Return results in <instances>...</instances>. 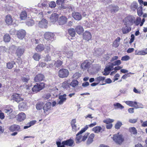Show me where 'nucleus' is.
Here are the masks:
<instances>
[{
  "mask_svg": "<svg viewBox=\"0 0 147 147\" xmlns=\"http://www.w3.org/2000/svg\"><path fill=\"white\" fill-rule=\"evenodd\" d=\"M124 24L129 26L132 25L134 22V18L131 16H129L124 20Z\"/></svg>",
  "mask_w": 147,
  "mask_h": 147,
  "instance_id": "obj_1",
  "label": "nucleus"
},
{
  "mask_svg": "<svg viewBox=\"0 0 147 147\" xmlns=\"http://www.w3.org/2000/svg\"><path fill=\"white\" fill-rule=\"evenodd\" d=\"M113 138V140L119 144H121L124 140L122 136L119 133L114 135Z\"/></svg>",
  "mask_w": 147,
  "mask_h": 147,
  "instance_id": "obj_2",
  "label": "nucleus"
},
{
  "mask_svg": "<svg viewBox=\"0 0 147 147\" xmlns=\"http://www.w3.org/2000/svg\"><path fill=\"white\" fill-rule=\"evenodd\" d=\"M69 74L68 70L66 69H60L58 72V76L60 78H66L68 76Z\"/></svg>",
  "mask_w": 147,
  "mask_h": 147,
  "instance_id": "obj_3",
  "label": "nucleus"
},
{
  "mask_svg": "<svg viewBox=\"0 0 147 147\" xmlns=\"http://www.w3.org/2000/svg\"><path fill=\"white\" fill-rule=\"evenodd\" d=\"M52 110L51 104L50 102H47L43 106V112L46 115L48 114Z\"/></svg>",
  "mask_w": 147,
  "mask_h": 147,
  "instance_id": "obj_4",
  "label": "nucleus"
},
{
  "mask_svg": "<svg viewBox=\"0 0 147 147\" xmlns=\"http://www.w3.org/2000/svg\"><path fill=\"white\" fill-rule=\"evenodd\" d=\"M44 87V83H40L34 85L32 90L33 92H37L42 89Z\"/></svg>",
  "mask_w": 147,
  "mask_h": 147,
  "instance_id": "obj_5",
  "label": "nucleus"
},
{
  "mask_svg": "<svg viewBox=\"0 0 147 147\" xmlns=\"http://www.w3.org/2000/svg\"><path fill=\"white\" fill-rule=\"evenodd\" d=\"M54 35L53 33L49 32H46L44 35L45 39L49 41V43H51L54 40Z\"/></svg>",
  "mask_w": 147,
  "mask_h": 147,
  "instance_id": "obj_6",
  "label": "nucleus"
},
{
  "mask_svg": "<svg viewBox=\"0 0 147 147\" xmlns=\"http://www.w3.org/2000/svg\"><path fill=\"white\" fill-rule=\"evenodd\" d=\"M90 65L91 63L89 61L86 60L81 63V67L83 70H86L90 67Z\"/></svg>",
  "mask_w": 147,
  "mask_h": 147,
  "instance_id": "obj_7",
  "label": "nucleus"
},
{
  "mask_svg": "<svg viewBox=\"0 0 147 147\" xmlns=\"http://www.w3.org/2000/svg\"><path fill=\"white\" fill-rule=\"evenodd\" d=\"M21 95L18 94H14L11 96V99L15 101L16 102H18L23 100V98L21 97Z\"/></svg>",
  "mask_w": 147,
  "mask_h": 147,
  "instance_id": "obj_8",
  "label": "nucleus"
},
{
  "mask_svg": "<svg viewBox=\"0 0 147 147\" xmlns=\"http://www.w3.org/2000/svg\"><path fill=\"white\" fill-rule=\"evenodd\" d=\"M9 129L10 131L12 132H13L15 131H21L20 126L16 124H13L10 126L9 127Z\"/></svg>",
  "mask_w": 147,
  "mask_h": 147,
  "instance_id": "obj_9",
  "label": "nucleus"
},
{
  "mask_svg": "<svg viewBox=\"0 0 147 147\" xmlns=\"http://www.w3.org/2000/svg\"><path fill=\"white\" fill-rule=\"evenodd\" d=\"M66 95L64 94L63 95H61L59 96V100L57 102V104L62 105L63 102L66 101L67 99L66 98Z\"/></svg>",
  "mask_w": 147,
  "mask_h": 147,
  "instance_id": "obj_10",
  "label": "nucleus"
},
{
  "mask_svg": "<svg viewBox=\"0 0 147 147\" xmlns=\"http://www.w3.org/2000/svg\"><path fill=\"white\" fill-rule=\"evenodd\" d=\"M59 17L58 15L55 13L52 14L50 17V22L54 24L57 20Z\"/></svg>",
  "mask_w": 147,
  "mask_h": 147,
  "instance_id": "obj_11",
  "label": "nucleus"
},
{
  "mask_svg": "<svg viewBox=\"0 0 147 147\" xmlns=\"http://www.w3.org/2000/svg\"><path fill=\"white\" fill-rule=\"evenodd\" d=\"M26 31L23 30L18 31L17 32L18 37L20 39H22L26 35Z\"/></svg>",
  "mask_w": 147,
  "mask_h": 147,
  "instance_id": "obj_12",
  "label": "nucleus"
},
{
  "mask_svg": "<svg viewBox=\"0 0 147 147\" xmlns=\"http://www.w3.org/2000/svg\"><path fill=\"white\" fill-rule=\"evenodd\" d=\"M16 118L18 121H22L26 119V115L24 113L21 112L17 116Z\"/></svg>",
  "mask_w": 147,
  "mask_h": 147,
  "instance_id": "obj_13",
  "label": "nucleus"
},
{
  "mask_svg": "<svg viewBox=\"0 0 147 147\" xmlns=\"http://www.w3.org/2000/svg\"><path fill=\"white\" fill-rule=\"evenodd\" d=\"M24 51V49L22 47H18L16 52L17 55L20 57L23 54Z\"/></svg>",
  "mask_w": 147,
  "mask_h": 147,
  "instance_id": "obj_14",
  "label": "nucleus"
},
{
  "mask_svg": "<svg viewBox=\"0 0 147 147\" xmlns=\"http://www.w3.org/2000/svg\"><path fill=\"white\" fill-rule=\"evenodd\" d=\"M18 107L19 109L21 111L26 110L27 108L26 103L25 101L20 103Z\"/></svg>",
  "mask_w": 147,
  "mask_h": 147,
  "instance_id": "obj_15",
  "label": "nucleus"
},
{
  "mask_svg": "<svg viewBox=\"0 0 147 147\" xmlns=\"http://www.w3.org/2000/svg\"><path fill=\"white\" fill-rule=\"evenodd\" d=\"M74 140L71 139H69L63 141L62 142V144H64L65 145H66L69 146H73L74 144Z\"/></svg>",
  "mask_w": 147,
  "mask_h": 147,
  "instance_id": "obj_16",
  "label": "nucleus"
},
{
  "mask_svg": "<svg viewBox=\"0 0 147 147\" xmlns=\"http://www.w3.org/2000/svg\"><path fill=\"white\" fill-rule=\"evenodd\" d=\"M47 22L45 19H42L38 23V26L42 28H46L47 26Z\"/></svg>",
  "mask_w": 147,
  "mask_h": 147,
  "instance_id": "obj_17",
  "label": "nucleus"
},
{
  "mask_svg": "<svg viewBox=\"0 0 147 147\" xmlns=\"http://www.w3.org/2000/svg\"><path fill=\"white\" fill-rule=\"evenodd\" d=\"M72 15V17L76 20H80L82 19V16L79 12H73Z\"/></svg>",
  "mask_w": 147,
  "mask_h": 147,
  "instance_id": "obj_18",
  "label": "nucleus"
},
{
  "mask_svg": "<svg viewBox=\"0 0 147 147\" xmlns=\"http://www.w3.org/2000/svg\"><path fill=\"white\" fill-rule=\"evenodd\" d=\"M67 18L64 16L60 17L58 20V22L59 25H63L65 24L67 21Z\"/></svg>",
  "mask_w": 147,
  "mask_h": 147,
  "instance_id": "obj_19",
  "label": "nucleus"
},
{
  "mask_svg": "<svg viewBox=\"0 0 147 147\" xmlns=\"http://www.w3.org/2000/svg\"><path fill=\"white\" fill-rule=\"evenodd\" d=\"M84 38L87 41H88L92 38L91 34L88 31H86L83 34Z\"/></svg>",
  "mask_w": 147,
  "mask_h": 147,
  "instance_id": "obj_20",
  "label": "nucleus"
},
{
  "mask_svg": "<svg viewBox=\"0 0 147 147\" xmlns=\"http://www.w3.org/2000/svg\"><path fill=\"white\" fill-rule=\"evenodd\" d=\"M83 133L80 131H79L76 135V142L77 143H79L82 141V137L81 135Z\"/></svg>",
  "mask_w": 147,
  "mask_h": 147,
  "instance_id": "obj_21",
  "label": "nucleus"
},
{
  "mask_svg": "<svg viewBox=\"0 0 147 147\" xmlns=\"http://www.w3.org/2000/svg\"><path fill=\"white\" fill-rule=\"evenodd\" d=\"M63 53L67 58L71 59L73 57V53L71 51L66 50Z\"/></svg>",
  "mask_w": 147,
  "mask_h": 147,
  "instance_id": "obj_22",
  "label": "nucleus"
},
{
  "mask_svg": "<svg viewBox=\"0 0 147 147\" xmlns=\"http://www.w3.org/2000/svg\"><path fill=\"white\" fill-rule=\"evenodd\" d=\"M44 78V76L43 74H39L35 77L34 80L36 82H38L42 81Z\"/></svg>",
  "mask_w": 147,
  "mask_h": 147,
  "instance_id": "obj_23",
  "label": "nucleus"
},
{
  "mask_svg": "<svg viewBox=\"0 0 147 147\" xmlns=\"http://www.w3.org/2000/svg\"><path fill=\"white\" fill-rule=\"evenodd\" d=\"M75 30L78 34H80L83 32L84 29L82 26L78 25L76 27Z\"/></svg>",
  "mask_w": 147,
  "mask_h": 147,
  "instance_id": "obj_24",
  "label": "nucleus"
},
{
  "mask_svg": "<svg viewBox=\"0 0 147 147\" xmlns=\"http://www.w3.org/2000/svg\"><path fill=\"white\" fill-rule=\"evenodd\" d=\"M94 136L95 135L94 134H91L88 137L87 142V144H89L91 143L93 141V139Z\"/></svg>",
  "mask_w": 147,
  "mask_h": 147,
  "instance_id": "obj_25",
  "label": "nucleus"
},
{
  "mask_svg": "<svg viewBox=\"0 0 147 147\" xmlns=\"http://www.w3.org/2000/svg\"><path fill=\"white\" fill-rule=\"evenodd\" d=\"M128 26H126L123 27L122 28L123 33L124 34H126L129 32L131 30V28Z\"/></svg>",
  "mask_w": 147,
  "mask_h": 147,
  "instance_id": "obj_26",
  "label": "nucleus"
},
{
  "mask_svg": "<svg viewBox=\"0 0 147 147\" xmlns=\"http://www.w3.org/2000/svg\"><path fill=\"white\" fill-rule=\"evenodd\" d=\"M60 9H66V10H67L69 12H70L72 10V7L69 5H63L62 4L60 6Z\"/></svg>",
  "mask_w": 147,
  "mask_h": 147,
  "instance_id": "obj_27",
  "label": "nucleus"
},
{
  "mask_svg": "<svg viewBox=\"0 0 147 147\" xmlns=\"http://www.w3.org/2000/svg\"><path fill=\"white\" fill-rule=\"evenodd\" d=\"M6 22L9 25H11L12 24L13 21L10 15H7L6 17Z\"/></svg>",
  "mask_w": 147,
  "mask_h": 147,
  "instance_id": "obj_28",
  "label": "nucleus"
},
{
  "mask_svg": "<svg viewBox=\"0 0 147 147\" xmlns=\"http://www.w3.org/2000/svg\"><path fill=\"white\" fill-rule=\"evenodd\" d=\"M38 6L42 8H46L48 7V3L47 1H45L43 2H41V3H39L38 5Z\"/></svg>",
  "mask_w": 147,
  "mask_h": 147,
  "instance_id": "obj_29",
  "label": "nucleus"
},
{
  "mask_svg": "<svg viewBox=\"0 0 147 147\" xmlns=\"http://www.w3.org/2000/svg\"><path fill=\"white\" fill-rule=\"evenodd\" d=\"M77 64L76 62L74 60H72L69 65V67L74 69L77 66Z\"/></svg>",
  "mask_w": 147,
  "mask_h": 147,
  "instance_id": "obj_30",
  "label": "nucleus"
},
{
  "mask_svg": "<svg viewBox=\"0 0 147 147\" xmlns=\"http://www.w3.org/2000/svg\"><path fill=\"white\" fill-rule=\"evenodd\" d=\"M102 129L101 127L98 126L93 127L92 129V131L96 133H98L101 132V131Z\"/></svg>",
  "mask_w": 147,
  "mask_h": 147,
  "instance_id": "obj_31",
  "label": "nucleus"
},
{
  "mask_svg": "<svg viewBox=\"0 0 147 147\" xmlns=\"http://www.w3.org/2000/svg\"><path fill=\"white\" fill-rule=\"evenodd\" d=\"M45 49V47L43 44H40L36 47L35 49L37 51H42Z\"/></svg>",
  "mask_w": 147,
  "mask_h": 147,
  "instance_id": "obj_32",
  "label": "nucleus"
},
{
  "mask_svg": "<svg viewBox=\"0 0 147 147\" xmlns=\"http://www.w3.org/2000/svg\"><path fill=\"white\" fill-rule=\"evenodd\" d=\"M109 7L111 9V12L113 11L116 12L117 11L119 8L117 5H111L109 6Z\"/></svg>",
  "mask_w": 147,
  "mask_h": 147,
  "instance_id": "obj_33",
  "label": "nucleus"
},
{
  "mask_svg": "<svg viewBox=\"0 0 147 147\" xmlns=\"http://www.w3.org/2000/svg\"><path fill=\"white\" fill-rule=\"evenodd\" d=\"M125 103L127 105L134 107H135V105L137 104V102H133L131 101H125Z\"/></svg>",
  "mask_w": 147,
  "mask_h": 147,
  "instance_id": "obj_34",
  "label": "nucleus"
},
{
  "mask_svg": "<svg viewBox=\"0 0 147 147\" xmlns=\"http://www.w3.org/2000/svg\"><path fill=\"white\" fill-rule=\"evenodd\" d=\"M138 3L136 2H134L131 4L130 7L132 10L135 11L138 8Z\"/></svg>",
  "mask_w": 147,
  "mask_h": 147,
  "instance_id": "obj_35",
  "label": "nucleus"
},
{
  "mask_svg": "<svg viewBox=\"0 0 147 147\" xmlns=\"http://www.w3.org/2000/svg\"><path fill=\"white\" fill-rule=\"evenodd\" d=\"M26 24L28 26H33L34 24V21L32 19V18L28 19L27 20L26 22Z\"/></svg>",
  "mask_w": 147,
  "mask_h": 147,
  "instance_id": "obj_36",
  "label": "nucleus"
},
{
  "mask_svg": "<svg viewBox=\"0 0 147 147\" xmlns=\"http://www.w3.org/2000/svg\"><path fill=\"white\" fill-rule=\"evenodd\" d=\"M44 103L43 102H38L36 105V108L37 110H40L43 108Z\"/></svg>",
  "mask_w": 147,
  "mask_h": 147,
  "instance_id": "obj_37",
  "label": "nucleus"
},
{
  "mask_svg": "<svg viewBox=\"0 0 147 147\" xmlns=\"http://www.w3.org/2000/svg\"><path fill=\"white\" fill-rule=\"evenodd\" d=\"M15 65V63L14 61L9 62L7 63V68L9 69H12L14 66V65Z\"/></svg>",
  "mask_w": 147,
  "mask_h": 147,
  "instance_id": "obj_38",
  "label": "nucleus"
},
{
  "mask_svg": "<svg viewBox=\"0 0 147 147\" xmlns=\"http://www.w3.org/2000/svg\"><path fill=\"white\" fill-rule=\"evenodd\" d=\"M10 37L8 34H6L3 37V40L5 42H9L10 40Z\"/></svg>",
  "mask_w": 147,
  "mask_h": 147,
  "instance_id": "obj_39",
  "label": "nucleus"
},
{
  "mask_svg": "<svg viewBox=\"0 0 147 147\" xmlns=\"http://www.w3.org/2000/svg\"><path fill=\"white\" fill-rule=\"evenodd\" d=\"M113 106L115 109H122L124 108V107L123 105L119 103H116L114 104Z\"/></svg>",
  "mask_w": 147,
  "mask_h": 147,
  "instance_id": "obj_40",
  "label": "nucleus"
},
{
  "mask_svg": "<svg viewBox=\"0 0 147 147\" xmlns=\"http://www.w3.org/2000/svg\"><path fill=\"white\" fill-rule=\"evenodd\" d=\"M27 16V13L25 11H22L20 15V19L22 20H24L25 19Z\"/></svg>",
  "mask_w": 147,
  "mask_h": 147,
  "instance_id": "obj_41",
  "label": "nucleus"
},
{
  "mask_svg": "<svg viewBox=\"0 0 147 147\" xmlns=\"http://www.w3.org/2000/svg\"><path fill=\"white\" fill-rule=\"evenodd\" d=\"M21 80L24 82L27 83L30 80L28 76H24L21 78Z\"/></svg>",
  "mask_w": 147,
  "mask_h": 147,
  "instance_id": "obj_42",
  "label": "nucleus"
},
{
  "mask_svg": "<svg viewBox=\"0 0 147 147\" xmlns=\"http://www.w3.org/2000/svg\"><path fill=\"white\" fill-rule=\"evenodd\" d=\"M68 32L69 34L71 36L74 37L75 36L76 34L75 30L73 28H70L68 30Z\"/></svg>",
  "mask_w": 147,
  "mask_h": 147,
  "instance_id": "obj_43",
  "label": "nucleus"
},
{
  "mask_svg": "<svg viewBox=\"0 0 147 147\" xmlns=\"http://www.w3.org/2000/svg\"><path fill=\"white\" fill-rule=\"evenodd\" d=\"M130 132L133 134L135 135L137 134V131L136 128L134 127H131L129 128Z\"/></svg>",
  "mask_w": 147,
  "mask_h": 147,
  "instance_id": "obj_44",
  "label": "nucleus"
},
{
  "mask_svg": "<svg viewBox=\"0 0 147 147\" xmlns=\"http://www.w3.org/2000/svg\"><path fill=\"white\" fill-rule=\"evenodd\" d=\"M69 84L67 81H65L62 83L61 86L64 89H67L69 88Z\"/></svg>",
  "mask_w": 147,
  "mask_h": 147,
  "instance_id": "obj_45",
  "label": "nucleus"
},
{
  "mask_svg": "<svg viewBox=\"0 0 147 147\" xmlns=\"http://www.w3.org/2000/svg\"><path fill=\"white\" fill-rule=\"evenodd\" d=\"M40 55L37 53H35L33 56L34 59L36 61H38L40 58Z\"/></svg>",
  "mask_w": 147,
  "mask_h": 147,
  "instance_id": "obj_46",
  "label": "nucleus"
},
{
  "mask_svg": "<svg viewBox=\"0 0 147 147\" xmlns=\"http://www.w3.org/2000/svg\"><path fill=\"white\" fill-rule=\"evenodd\" d=\"M105 77L102 76H99L95 78V81L98 83L101 81H102L105 80Z\"/></svg>",
  "mask_w": 147,
  "mask_h": 147,
  "instance_id": "obj_47",
  "label": "nucleus"
},
{
  "mask_svg": "<svg viewBox=\"0 0 147 147\" xmlns=\"http://www.w3.org/2000/svg\"><path fill=\"white\" fill-rule=\"evenodd\" d=\"M54 63L56 67H59L62 65V62L60 60H57L56 61H54Z\"/></svg>",
  "mask_w": 147,
  "mask_h": 147,
  "instance_id": "obj_48",
  "label": "nucleus"
},
{
  "mask_svg": "<svg viewBox=\"0 0 147 147\" xmlns=\"http://www.w3.org/2000/svg\"><path fill=\"white\" fill-rule=\"evenodd\" d=\"M137 13L138 15L140 16L142 15L143 13L142 7L141 6L139 7L137 9Z\"/></svg>",
  "mask_w": 147,
  "mask_h": 147,
  "instance_id": "obj_49",
  "label": "nucleus"
},
{
  "mask_svg": "<svg viewBox=\"0 0 147 147\" xmlns=\"http://www.w3.org/2000/svg\"><path fill=\"white\" fill-rule=\"evenodd\" d=\"M13 110L11 108H9L7 109H5L4 110V112L9 115L13 111Z\"/></svg>",
  "mask_w": 147,
  "mask_h": 147,
  "instance_id": "obj_50",
  "label": "nucleus"
},
{
  "mask_svg": "<svg viewBox=\"0 0 147 147\" xmlns=\"http://www.w3.org/2000/svg\"><path fill=\"white\" fill-rule=\"evenodd\" d=\"M114 121V120L113 119H107L105 120H104L103 121V122L107 124H109V123H111L113 122Z\"/></svg>",
  "mask_w": 147,
  "mask_h": 147,
  "instance_id": "obj_51",
  "label": "nucleus"
},
{
  "mask_svg": "<svg viewBox=\"0 0 147 147\" xmlns=\"http://www.w3.org/2000/svg\"><path fill=\"white\" fill-rule=\"evenodd\" d=\"M78 82L76 80H74L69 85H71L73 87H75L78 85Z\"/></svg>",
  "mask_w": 147,
  "mask_h": 147,
  "instance_id": "obj_52",
  "label": "nucleus"
},
{
  "mask_svg": "<svg viewBox=\"0 0 147 147\" xmlns=\"http://www.w3.org/2000/svg\"><path fill=\"white\" fill-rule=\"evenodd\" d=\"M135 55H145L144 51V50L141 51H135Z\"/></svg>",
  "mask_w": 147,
  "mask_h": 147,
  "instance_id": "obj_53",
  "label": "nucleus"
},
{
  "mask_svg": "<svg viewBox=\"0 0 147 147\" xmlns=\"http://www.w3.org/2000/svg\"><path fill=\"white\" fill-rule=\"evenodd\" d=\"M49 6L51 8H54L56 6V4L54 1H52L49 3Z\"/></svg>",
  "mask_w": 147,
  "mask_h": 147,
  "instance_id": "obj_54",
  "label": "nucleus"
},
{
  "mask_svg": "<svg viewBox=\"0 0 147 147\" xmlns=\"http://www.w3.org/2000/svg\"><path fill=\"white\" fill-rule=\"evenodd\" d=\"M122 124L121 122L118 121V122L115 124V128L116 129H119L120 127L122 125Z\"/></svg>",
  "mask_w": 147,
  "mask_h": 147,
  "instance_id": "obj_55",
  "label": "nucleus"
},
{
  "mask_svg": "<svg viewBox=\"0 0 147 147\" xmlns=\"http://www.w3.org/2000/svg\"><path fill=\"white\" fill-rule=\"evenodd\" d=\"M114 66L119 65L121 63V62L120 60H117L113 63H112Z\"/></svg>",
  "mask_w": 147,
  "mask_h": 147,
  "instance_id": "obj_56",
  "label": "nucleus"
},
{
  "mask_svg": "<svg viewBox=\"0 0 147 147\" xmlns=\"http://www.w3.org/2000/svg\"><path fill=\"white\" fill-rule=\"evenodd\" d=\"M114 65H113L112 63H109V64L106 67L108 68V69L110 71L112 70L113 69Z\"/></svg>",
  "mask_w": 147,
  "mask_h": 147,
  "instance_id": "obj_57",
  "label": "nucleus"
},
{
  "mask_svg": "<svg viewBox=\"0 0 147 147\" xmlns=\"http://www.w3.org/2000/svg\"><path fill=\"white\" fill-rule=\"evenodd\" d=\"M144 107L143 105L141 103H138V104H136L135 108L136 109L138 108H143Z\"/></svg>",
  "mask_w": 147,
  "mask_h": 147,
  "instance_id": "obj_58",
  "label": "nucleus"
},
{
  "mask_svg": "<svg viewBox=\"0 0 147 147\" xmlns=\"http://www.w3.org/2000/svg\"><path fill=\"white\" fill-rule=\"evenodd\" d=\"M110 70L108 69V68L106 67L104 69V73L103 74L105 76H107L108 75L110 72Z\"/></svg>",
  "mask_w": 147,
  "mask_h": 147,
  "instance_id": "obj_59",
  "label": "nucleus"
},
{
  "mask_svg": "<svg viewBox=\"0 0 147 147\" xmlns=\"http://www.w3.org/2000/svg\"><path fill=\"white\" fill-rule=\"evenodd\" d=\"M129 57L128 55H126L123 57L121 59V60L124 61H127L129 60Z\"/></svg>",
  "mask_w": 147,
  "mask_h": 147,
  "instance_id": "obj_60",
  "label": "nucleus"
},
{
  "mask_svg": "<svg viewBox=\"0 0 147 147\" xmlns=\"http://www.w3.org/2000/svg\"><path fill=\"white\" fill-rule=\"evenodd\" d=\"M51 60V56L49 55H47L45 59V61L47 62H48L49 61H50Z\"/></svg>",
  "mask_w": 147,
  "mask_h": 147,
  "instance_id": "obj_61",
  "label": "nucleus"
},
{
  "mask_svg": "<svg viewBox=\"0 0 147 147\" xmlns=\"http://www.w3.org/2000/svg\"><path fill=\"white\" fill-rule=\"evenodd\" d=\"M51 96V95L49 94H45L43 96V98L45 100L49 99Z\"/></svg>",
  "mask_w": 147,
  "mask_h": 147,
  "instance_id": "obj_62",
  "label": "nucleus"
},
{
  "mask_svg": "<svg viewBox=\"0 0 147 147\" xmlns=\"http://www.w3.org/2000/svg\"><path fill=\"white\" fill-rule=\"evenodd\" d=\"M89 134V133H86L83 137H82V141H84L86 139Z\"/></svg>",
  "mask_w": 147,
  "mask_h": 147,
  "instance_id": "obj_63",
  "label": "nucleus"
},
{
  "mask_svg": "<svg viewBox=\"0 0 147 147\" xmlns=\"http://www.w3.org/2000/svg\"><path fill=\"white\" fill-rule=\"evenodd\" d=\"M56 144L57 145V147H65V145L64 144H61V143L60 142H57Z\"/></svg>",
  "mask_w": 147,
  "mask_h": 147,
  "instance_id": "obj_64",
  "label": "nucleus"
}]
</instances>
